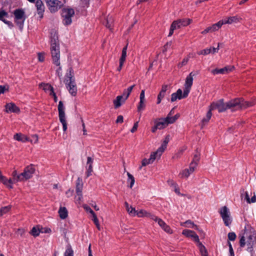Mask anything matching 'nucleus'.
Instances as JSON below:
<instances>
[{
	"instance_id": "obj_3",
	"label": "nucleus",
	"mask_w": 256,
	"mask_h": 256,
	"mask_svg": "<svg viewBox=\"0 0 256 256\" xmlns=\"http://www.w3.org/2000/svg\"><path fill=\"white\" fill-rule=\"evenodd\" d=\"M14 14L15 23L22 30L23 28L24 21L26 18L24 10L20 8L16 9L14 11Z\"/></svg>"
},
{
	"instance_id": "obj_51",
	"label": "nucleus",
	"mask_w": 256,
	"mask_h": 256,
	"mask_svg": "<svg viewBox=\"0 0 256 256\" xmlns=\"http://www.w3.org/2000/svg\"><path fill=\"white\" fill-rule=\"evenodd\" d=\"M196 166H197V165H196V163L190 162V164L189 168H187L186 170L189 171L190 174H192V172H194V169Z\"/></svg>"
},
{
	"instance_id": "obj_13",
	"label": "nucleus",
	"mask_w": 256,
	"mask_h": 256,
	"mask_svg": "<svg viewBox=\"0 0 256 256\" xmlns=\"http://www.w3.org/2000/svg\"><path fill=\"white\" fill-rule=\"evenodd\" d=\"M182 234L186 237L192 238L194 241L198 242V244L200 242L198 236L194 231L189 230H183Z\"/></svg>"
},
{
	"instance_id": "obj_48",
	"label": "nucleus",
	"mask_w": 256,
	"mask_h": 256,
	"mask_svg": "<svg viewBox=\"0 0 256 256\" xmlns=\"http://www.w3.org/2000/svg\"><path fill=\"white\" fill-rule=\"evenodd\" d=\"M147 218H150V219L156 221V222H158V220L160 219V218H158V217H157L156 216H154V214L150 213V212H148V213L147 215H146V216Z\"/></svg>"
},
{
	"instance_id": "obj_62",
	"label": "nucleus",
	"mask_w": 256,
	"mask_h": 256,
	"mask_svg": "<svg viewBox=\"0 0 256 256\" xmlns=\"http://www.w3.org/2000/svg\"><path fill=\"white\" fill-rule=\"evenodd\" d=\"M228 245L229 247L230 256H234V251L230 241L228 242Z\"/></svg>"
},
{
	"instance_id": "obj_36",
	"label": "nucleus",
	"mask_w": 256,
	"mask_h": 256,
	"mask_svg": "<svg viewBox=\"0 0 256 256\" xmlns=\"http://www.w3.org/2000/svg\"><path fill=\"white\" fill-rule=\"evenodd\" d=\"M200 159V153L198 151V150H196V153L194 154L193 160L192 163H196V165H198V162H199Z\"/></svg>"
},
{
	"instance_id": "obj_17",
	"label": "nucleus",
	"mask_w": 256,
	"mask_h": 256,
	"mask_svg": "<svg viewBox=\"0 0 256 256\" xmlns=\"http://www.w3.org/2000/svg\"><path fill=\"white\" fill-rule=\"evenodd\" d=\"M198 72H191L186 77V79L184 86L192 87L193 82V76L198 74Z\"/></svg>"
},
{
	"instance_id": "obj_40",
	"label": "nucleus",
	"mask_w": 256,
	"mask_h": 256,
	"mask_svg": "<svg viewBox=\"0 0 256 256\" xmlns=\"http://www.w3.org/2000/svg\"><path fill=\"white\" fill-rule=\"evenodd\" d=\"M40 86H43V90L46 92H50L51 90H52L53 87L48 84H43L42 83L40 84Z\"/></svg>"
},
{
	"instance_id": "obj_64",
	"label": "nucleus",
	"mask_w": 256,
	"mask_h": 256,
	"mask_svg": "<svg viewBox=\"0 0 256 256\" xmlns=\"http://www.w3.org/2000/svg\"><path fill=\"white\" fill-rule=\"evenodd\" d=\"M92 166L91 164H90L88 166V168L87 172H86V177L87 178L89 177L90 176L92 175Z\"/></svg>"
},
{
	"instance_id": "obj_38",
	"label": "nucleus",
	"mask_w": 256,
	"mask_h": 256,
	"mask_svg": "<svg viewBox=\"0 0 256 256\" xmlns=\"http://www.w3.org/2000/svg\"><path fill=\"white\" fill-rule=\"evenodd\" d=\"M127 45L123 48L121 57L120 59V61L125 62L126 56Z\"/></svg>"
},
{
	"instance_id": "obj_37",
	"label": "nucleus",
	"mask_w": 256,
	"mask_h": 256,
	"mask_svg": "<svg viewBox=\"0 0 256 256\" xmlns=\"http://www.w3.org/2000/svg\"><path fill=\"white\" fill-rule=\"evenodd\" d=\"M241 197L244 198L248 203H250V196L247 192L244 191V189L241 190Z\"/></svg>"
},
{
	"instance_id": "obj_29",
	"label": "nucleus",
	"mask_w": 256,
	"mask_h": 256,
	"mask_svg": "<svg viewBox=\"0 0 256 256\" xmlns=\"http://www.w3.org/2000/svg\"><path fill=\"white\" fill-rule=\"evenodd\" d=\"M156 124L159 130L163 129L168 126L164 118L162 119L160 122H156Z\"/></svg>"
},
{
	"instance_id": "obj_56",
	"label": "nucleus",
	"mask_w": 256,
	"mask_h": 256,
	"mask_svg": "<svg viewBox=\"0 0 256 256\" xmlns=\"http://www.w3.org/2000/svg\"><path fill=\"white\" fill-rule=\"evenodd\" d=\"M12 176L14 179V182H22V180H18V178L19 176V174H18L16 170H14L12 172Z\"/></svg>"
},
{
	"instance_id": "obj_55",
	"label": "nucleus",
	"mask_w": 256,
	"mask_h": 256,
	"mask_svg": "<svg viewBox=\"0 0 256 256\" xmlns=\"http://www.w3.org/2000/svg\"><path fill=\"white\" fill-rule=\"evenodd\" d=\"M239 242H240V248H242L245 246L246 240H245V237L244 236H240Z\"/></svg>"
},
{
	"instance_id": "obj_41",
	"label": "nucleus",
	"mask_w": 256,
	"mask_h": 256,
	"mask_svg": "<svg viewBox=\"0 0 256 256\" xmlns=\"http://www.w3.org/2000/svg\"><path fill=\"white\" fill-rule=\"evenodd\" d=\"M169 142V136H167L163 144H162V146L160 147V148L162 150V151H164L165 150V149L166 148L167 144Z\"/></svg>"
},
{
	"instance_id": "obj_42",
	"label": "nucleus",
	"mask_w": 256,
	"mask_h": 256,
	"mask_svg": "<svg viewBox=\"0 0 256 256\" xmlns=\"http://www.w3.org/2000/svg\"><path fill=\"white\" fill-rule=\"evenodd\" d=\"M10 206H8L1 208L0 209V216H2L3 214H6L10 210Z\"/></svg>"
},
{
	"instance_id": "obj_27",
	"label": "nucleus",
	"mask_w": 256,
	"mask_h": 256,
	"mask_svg": "<svg viewBox=\"0 0 256 256\" xmlns=\"http://www.w3.org/2000/svg\"><path fill=\"white\" fill-rule=\"evenodd\" d=\"M200 251L202 256H208V251L206 247L202 244L201 242L198 244Z\"/></svg>"
},
{
	"instance_id": "obj_28",
	"label": "nucleus",
	"mask_w": 256,
	"mask_h": 256,
	"mask_svg": "<svg viewBox=\"0 0 256 256\" xmlns=\"http://www.w3.org/2000/svg\"><path fill=\"white\" fill-rule=\"evenodd\" d=\"M220 214L222 218L228 214H230L229 210L226 206H224L220 208Z\"/></svg>"
},
{
	"instance_id": "obj_24",
	"label": "nucleus",
	"mask_w": 256,
	"mask_h": 256,
	"mask_svg": "<svg viewBox=\"0 0 256 256\" xmlns=\"http://www.w3.org/2000/svg\"><path fill=\"white\" fill-rule=\"evenodd\" d=\"M66 76L68 78V80L66 79V82H69L74 80V70L72 67L69 68L68 70Z\"/></svg>"
},
{
	"instance_id": "obj_54",
	"label": "nucleus",
	"mask_w": 256,
	"mask_h": 256,
	"mask_svg": "<svg viewBox=\"0 0 256 256\" xmlns=\"http://www.w3.org/2000/svg\"><path fill=\"white\" fill-rule=\"evenodd\" d=\"M38 137L37 134H34L32 136V138L30 139L29 138V141L31 142H33L34 144H36L38 142Z\"/></svg>"
},
{
	"instance_id": "obj_59",
	"label": "nucleus",
	"mask_w": 256,
	"mask_h": 256,
	"mask_svg": "<svg viewBox=\"0 0 256 256\" xmlns=\"http://www.w3.org/2000/svg\"><path fill=\"white\" fill-rule=\"evenodd\" d=\"M16 182H14V178L12 179L10 178L9 180H8L7 187L10 189H12L13 188L12 184Z\"/></svg>"
},
{
	"instance_id": "obj_49",
	"label": "nucleus",
	"mask_w": 256,
	"mask_h": 256,
	"mask_svg": "<svg viewBox=\"0 0 256 256\" xmlns=\"http://www.w3.org/2000/svg\"><path fill=\"white\" fill-rule=\"evenodd\" d=\"M183 94H182V98H186L188 96L190 90V87L184 86Z\"/></svg>"
},
{
	"instance_id": "obj_6",
	"label": "nucleus",
	"mask_w": 256,
	"mask_h": 256,
	"mask_svg": "<svg viewBox=\"0 0 256 256\" xmlns=\"http://www.w3.org/2000/svg\"><path fill=\"white\" fill-rule=\"evenodd\" d=\"M58 111L60 121L62 124L64 132L67 130V124L65 118L64 106L62 101H60L58 105Z\"/></svg>"
},
{
	"instance_id": "obj_52",
	"label": "nucleus",
	"mask_w": 256,
	"mask_h": 256,
	"mask_svg": "<svg viewBox=\"0 0 256 256\" xmlns=\"http://www.w3.org/2000/svg\"><path fill=\"white\" fill-rule=\"evenodd\" d=\"M152 163L148 158H144L142 162V166H140V168L141 169L142 166H146V165Z\"/></svg>"
},
{
	"instance_id": "obj_39",
	"label": "nucleus",
	"mask_w": 256,
	"mask_h": 256,
	"mask_svg": "<svg viewBox=\"0 0 256 256\" xmlns=\"http://www.w3.org/2000/svg\"><path fill=\"white\" fill-rule=\"evenodd\" d=\"M64 256H74V251L70 246H68L64 253Z\"/></svg>"
},
{
	"instance_id": "obj_46",
	"label": "nucleus",
	"mask_w": 256,
	"mask_h": 256,
	"mask_svg": "<svg viewBox=\"0 0 256 256\" xmlns=\"http://www.w3.org/2000/svg\"><path fill=\"white\" fill-rule=\"evenodd\" d=\"M167 124H172L176 120V118L173 116H168L166 118H164Z\"/></svg>"
},
{
	"instance_id": "obj_5",
	"label": "nucleus",
	"mask_w": 256,
	"mask_h": 256,
	"mask_svg": "<svg viewBox=\"0 0 256 256\" xmlns=\"http://www.w3.org/2000/svg\"><path fill=\"white\" fill-rule=\"evenodd\" d=\"M34 172L35 168L34 165L30 164L24 168V172L19 174L18 179L22 181L26 180L32 176Z\"/></svg>"
},
{
	"instance_id": "obj_45",
	"label": "nucleus",
	"mask_w": 256,
	"mask_h": 256,
	"mask_svg": "<svg viewBox=\"0 0 256 256\" xmlns=\"http://www.w3.org/2000/svg\"><path fill=\"white\" fill-rule=\"evenodd\" d=\"M228 241H234L236 239V236L235 232H230L228 234Z\"/></svg>"
},
{
	"instance_id": "obj_35",
	"label": "nucleus",
	"mask_w": 256,
	"mask_h": 256,
	"mask_svg": "<svg viewBox=\"0 0 256 256\" xmlns=\"http://www.w3.org/2000/svg\"><path fill=\"white\" fill-rule=\"evenodd\" d=\"M135 84H134L130 87H128L127 89H125V92H127V95L126 96L125 98H124L122 100V102H124L126 100L128 99L129 96L130 95V92H132L133 88L134 87Z\"/></svg>"
},
{
	"instance_id": "obj_18",
	"label": "nucleus",
	"mask_w": 256,
	"mask_h": 256,
	"mask_svg": "<svg viewBox=\"0 0 256 256\" xmlns=\"http://www.w3.org/2000/svg\"><path fill=\"white\" fill-rule=\"evenodd\" d=\"M158 225L167 233L172 234V230L170 228L169 226L167 225L165 222L162 220L161 218L158 220Z\"/></svg>"
},
{
	"instance_id": "obj_30",
	"label": "nucleus",
	"mask_w": 256,
	"mask_h": 256,
	"mask_svg": "<svg viewBox=\"0 0 256 256\" xmlns=\"http://www.w3.org/2000/svg\"><path fill=\"white\" fill-rule=\"evenodd\" d=\"M212 116V110L210 108L209 110L206 113V116L202 120L203 124H206L210 119Z\"/></svg>"
},
{
	"instance_id": "obj_44",
	"label": "nucleus",
	"mask_w": 256,
	"mask_h": 256,
	"mask_svg": "<svg viewBox=\"0 0 256 256\" xmlns=\"http://www.w3.org/2000/svg\"><path fill=\"white\" fill-rule=\"evenodd\" d=\"M148 212L144 210L136 211V215L138 217H146Z\"/></svg>"
},
{
	"instance_id": "obj_34",
	"label": "nucleus",
	"mask_w": 256,
	"mask_h": 256,
	"mask_svg": "<svg viewBox=\"0 0 256 256\" xmlns=\"http://www.w3.org/2000/svg\"><path fill=\"white\" fill-rule=\"evenodd\" d=\"M8 14L7 12H6L2 8L0 9V20L3 22V20H5L6 19L4 18H8Z\"/></svg>"
},
{
	"instance_id": "obj_19",
	"label": "nucleus",
	"mask_w": 256,
	"mask_h": 256,
	"mask_svg": "<svg viewBox=\"0 0 256 256\" xmlns=\"http://www.w3.org/2000/svg\"><path fill=\"white\" fill-rule=\"evenodd\" d=\"M164 151L159 148L157 150L150 154V158H148L152 162L156 158H160Z\"/></svg>"
},
{
	"instance_id": "obj_15",
	"label": "nucleus",
	"mask_w": 256,
	"mask_h": 256,
	"mask_svg": "<svg viewBox=\"0 0 256 256\" xmlns=\"http://www.w3.org/2000/svg\"><path fill=\"white\" fill-rule=\"evenodd\" d=\"M6 112L18 113L20 112V108L12 102L7 104L6 106Z\"/></svg>"
},
{
	"instance_id": "obj_60",
	"label": "nucleus",
	"mask_w": 256,
	"mask_h": 256,
	"mask_svg": "<svg viewBox=\"0 0 256 256\" xmlns=\"http://www.w3.org/2000/svg\"><path fill=\"white\" fill-rule=\"evenodd\" d=\"M83 208L86 212H90L92 216L96 214L95 212L92 210V208L87 205H84Z\"/></svg>"
},
{
	"instance_id": "obj_12",
	"label": "nucleus",
	"mask_w": 256,
	"mask_h": 256,
	"mask_svg": "<svg viewBox=\"0 0 256 256\" xmlns=\"http://www.w3.org/2000/svg\"><path fill=\"white\" fill-rule=\"evenodd\" d=\"M66 86L69 92L72 96H76L77 94V87L75 82V80L66 82Z\"/></svg>"
},
{
	"instance_id": "obj_22",
	"label": "nucleus",
	"mask_w": 256,
	"mask_h": 256,
	"mask_svg": "<svg viewBox=\"0 0 256 256\" xmlns=\"http://www.w3.org/2000/svg\"><path fill=\"white\" fill-rule=\"evenodd\" d=\"M191 22L192 20L190 19L183 18L174 20L173 22H176V24H180V25H181L182 26H185L188 25Z\"/></svg>"
},
{
	"instance_id": "obj_26",
	"label": "nucleus",
	"mask_w": 256,
	"mask_h": 256,
	"mask_svg": "<svg viewBox=\"0 0 256 256\" xmlns=\"http://www.w3.org/2000/svg\"><path fill=\"white\" fill-rule=\"evenodd\" d=\"M124 206L126 208V210L132 216H136V210L135 208L132 207V206H129L128 204L126 202H124Z\"/></svg>"
},
{
	"instance_id": "obj_61",
	"label": "nucleus",
	"mask_w": 256,
	"mask_h": 256,
	"mask_svg": "<svg viewBox=\"0 0 256 256\" xmlns=\"http://www.w3.org/2000/svg\"><path fill=\"white\" fill-rule=\"evenodd\" d=\"M184 224H190L189 227L192 228H195L196 230H198V226L196 225H195L193 222H192L190 220H186Z\"/></svg>"
},
{
	"instance_id": "obj_63",
	"label": "nucleus",
	"mask_w": 256,
	"mask_h": 256,
	"mask_svg": "<svg viewBox=\"0 0 256 256\" xmlns=\"http://www.w3.org/2000/svg\"><path fill=\"white\" fill-rule=\"evenodd\" d=\"M190 173L189 172V171L188 170H187L186 169H185L184 170L182 173L180 174H181L182 176V177H185V178H188L189 176L190 175Z\"/></svg>"
},
{
	"instance_id": "obj_58",
	"label": "nucleus",
	"mask_w": 256,
	"mask_h": 256,
	"mask_svg": "<svg viewBox=\"0 0 256 256\" xmlns=\"http://www.w3.org/2000/svg\"><path fill=\"white\" fill-rule=\"evenodd\" d=\"M145 107L144 100H140L139 104L138 106V112L143 110Z\"/></svg>"
},
{
	"instance_id": "obj_4",
	"label": "nucleus",
	"mask_w": 256,
	"mask_h": 256,
	"mask_svg": "<svg viewBox=\"0 0 256 256\" xmlns=\"http://www.w3.org/2000/svg\"><path fill=\"white\" fill-rule=\"evenodd\" d=\"M74 14V10L73 8H64L62 12V16L64 18V24L66 26L70 24L72 22V18Z\"/></svg>"
},
{
	"instance_id": "obj_20",
	"label": "nucleus",
	"mask_w": 256,
	"mask_h": 256,
	"mask_svg": "<svg viewBox=\"0 0 256 256\" xmlns=\"http://www.w3.org/2000/svg\"><path fill=\"white\" fill-rule=\"evenodd\" d=\"M182 98V90L180 88L178 89L176 92L172 94L171 95L170 101L174 102L177 99L180 100Z\"/></svg>"
},
{
	"instance_id": "obj_32",
	"label": "nucleus",
	"mask_w": 256,
	"mask_h": 256,
	"mask_svg": "<svg viewBox=\"0 0 256 256\" xmlns=\"http://www.w3.org/2000/svg\"><path fill=\"white\" fill-rule=\"evenodd\" d=\"M106 28H108L109 29L111 30L112 27V23L114 22V20L112 16H108L106 18Z\"/></svg>"
},
{
	"instance_id": "obj_23",
	"label": "nucleus",
	"mask_w": 256,
	"mask_h": 256,
	"mask_svg": "<svg viewBox=\"0 0 256 256\" xmlns=\"http://www.w3.org/2000/svg\"><path fill=\"white\" fill-rule=\"evenodd\" d=\"M124 98L123 96H116V99L113 102L115 108H118L122 106V104L124 103L122 102Z\"/></svg>"
},
{
	"instance_id": "obj_14",
	"label": "nucleus",
	"mask_w": 256,
	"mask_h": 256,
	"mask_svg": "<svg viewBox=\"0 0 256 256\" xmlns=\"http://www.w3.org/2000/svg\"><path fill=\"white\" fill-rule=\"evenodd\" d=\"M234 68V66H226L220 69H214L212 70L211 72L214 75L218 74H224L229 72H231Z\"/></svg>"
},
{
	"instance_id": "obj_16",
	"label": "nucleus",
	"mask_w": 256,
	"mask_h": 256,
	"mask_svg": "<svg viewBox=\"0 0 256 256\" xmlns=\"http://www.w3.org/2000/svg\"><path fill=\"white\" fill-rule=\"evenodd\" d=\"M242 18L238 16H230L228 17L227 20H220V22H222V25L224 24H231L233 22L236 23L238 22H239Z\"/></svg>"
},
{
	"instance_id": "obj_47",
	"label": "nucleus",
	"mask_w": 256,
	"mask_h": 256,
	"mask_svg": "<svg viewBox=\"0 0 256 256\" xmlns=\"http://www.w3.org/2000/svg\"><path fill=\"white\" fill-rule=\"evenodd\" d=\"M166 93L162 92L160 91V93L158 96L157 98V104H160L162 100L164 97Z\"/></svg>"
},
{
	"instance_id": "obj_1",
	"label": "nucleus",
	"mask_w": 256,
	"mask_h": 256,
	"mask_svg": "<svg viewBox=\"0 0 256 256\" xmlns=\"http://www.w3.org/2000/svg\"><path fill=\"white\" fill-rule=\"evenodd\" d=\"M50 43L52 62L56 66H60V43L58 34L54 30H52L50 32Z\"/></svg>"
},
{
	"instance_id": "obj_2",
	"label": "nucleus",
	"mask_w": 256,
	"mask_h": 256,
	"mask_svg": "<svg viewBox=\"0 0 256 256\" xmlns=\"http://www.w3.org/2000/svg\"><path fill=\"white\" fill-rule=\"evenodd\" d=\"M228 109L235 110L238 109H245L254 104L253 102L245 101L242 98H235L226 102Z\"/></svg>"
},
{
	"instance_id": "obj_31",
	"label": "nucleus",
	"mask_w": 256,
	"mask_h": 256,
	"mask_svg": "<svg viewBox=\"0 0 256 256\" xmlns=\"http://www.w3.org/2000/svg\"><path fill=\"white\" fill-rule=\"evenodd\" d=\"M127 175L128 176V182H130L129 186L130 188H132L135 182L134 178V176L128 172H127Z\"/></svg>"
},
{
	"instance_id": "obj_7",
	"label": "nucleus",
	"mask_w": 256,
	"mask_h": 256,
	"mask_svg": "<svg viewBox=\"0 0 256 256\" xmlns=\"http://www.w3.org/2000/svg\"><path fill=\"white\" fill-rule=\"evenodd\" d=\"M210 109L212 110L218 109L220 112L226 110L228 108L227 104H224L223 99H220L216 102H213L210 106Z\"/></svg>"
},
{
	"instance_id": "obj_25",
	"label": "nucleus",
	"mask_w": 256,
	"mask_h": 256,
	"mask_svg": "<svg viewBox=\"0 0 256 256\" xmlns=\"http://www.w3.org/2000/svg\"><path fill=\"white\" fill-rule=\"evenodd\" d=\"M58 214L60 218L62 220L66 218L68 216V210L65 207H60Z\"/></svg>"
},
{
	"instance_id": "obj_53",
	"label": "nucleus",
	"mask_w": 256,
	"mask_h": 256,
	"mask_svg": "<svg viewBox=\"0 0 256 256\" xmlns=\"http://www.w3.org/2000/svg\"><path fill=\"white\" fill-rule=\"evenodd\" d=\"M175 24H176V22H172V24L170 27V30L169 34H168V36H170L173 34L174 31L176 30Z\"/></svg>"
},
{
	"instance_id": "obj_9",
	"label": "nucleus",
	"mask_w": 256,
	"mask_h": 256,
	"mask_svg": "<svg viewBox=\"0 0 256 256\" xmlns=\"http://www.w3.org/2000/svg\"><path fill=\"white\" fill-rule=\"evenodd\" d=\"M46 2L49 7V10L51 12L58 10V6L60 7L61 2L58 0H45Z\"/></svg>"
},
{
	"instance_id": "obj_21",
	"label": "nucleus",
	"mask_w": 256,
	"mask_h": 256,
	"mask_svg": "<svg viewBox=\"0 0 256 256\" xmlns=\"http://www.w3.org/2000/svg\"><path fill=\"white\" fill-rule=\"evenodd\" d=\"M14 138L16 140L20 141L22 142H26L29 141V138L20 133H17L15 134L14 136Z\"/></svg>"
},
{
	"instance_id": "obj_57",
	"label": "nucleus",
	"mask_w": 256,
	"mask_h": 256,
	"mask_svg": "<svg viewBox=\"0 0 256 256\" xmlns=\"http://www.w3.org/2000/svg\"><path fill=\"white\" fill-rule=\"evenodd\" d=\"M8 86H0V94L4 93L6 91L8 90Z\"/></svg>"
},
{
	"instance_id": "obj_11",
	"label": "nucleus",
	"mask_w": 256,
	"mask_h": 256,
	"mask_svg": "<svg viewBox=\"0 0 256 256\" xmlns=\"http://www.w3.org/2000/svg\"><path fill=\"white\" fill-rule=\"evenodd\" d=\"M38 14L42 19L44 17V13L45 10L44 5L41 0H36L35 4Z\"/></svg>"
},
{
	"instance_id": "obj_8",
	"label": "nucleus",
	"mask_w": 256,
	"mask_h": 256,
	"mask_svg": "<svg viewBox=\"0 0 256 256\" xmlns=\"http://www.w3.org/2000/svg\"><path fill=\"white\" fill-rule=\"evenodd\" d=\"M83 188V182L82 179L78 178L76 181V193L78 196V200L80 201L82 198V190Z\"/></svg>"
},
{
	"instance_id": "obj_50",
	"label": "nucleus",
	"mask_w": 256,
	"mask_h": 256,
	"mask_svg": "<svg viewBox=\"0 0 256 256\" xmlns=\"http://www.w3.org/2000/svg\"><path fill=\"white\" fill-rule=\"evenodd\" d=\"M8 178L2 174V172L0 174V182H2L4 185L7 187L8 184Z\"/></svg>"
},
{
	"instance_id": "obj_43",
	"label": "nucleus",
	"mask_w": 256,
	"mask_h": 256,
	"mask_svg": "<svg viewBox=\"0 0 256 256\" xmlns=\"http://www.w3.org/2000/svg\"><path fill=\"white\" fill-rule=\"evenodd\" d=\"M30 233L33 236L36 237L39 236L40 233V230L39 228H36V227L34 226L32 228Z\"/></svg>"
},
{
	"instance_id": "obj_10",
	"label": "nucleus",
	"mask_w": 256,
	"mask_h": 256,
	"mask_svg": "<svg viewBox=\"0 0 256 256\" xmlns=\"http://www.w3.org/2000/svg\"><path fill=\"white\" fill-rule=\"evenodd\" d=\"M222 26V22L220 21L213 24L212 26L206 28L204 30L201 32L202 34H205L208 32H212L218 30Z\"/></svg>"
},
{
	"instance_id": "obj_33",
	"label": "nucleus",
	"mask_w": 256,
	"mask_h": 256,
	"mask_svg": "<svg viewBox=\"0 0 256 256\" xmlns=\"http://www.w3.org/2000/svg\"><path fill=\"white\" fill-rule=\"evenodd\" d=\"M222 220H223L224 224L226 226H229L232 222V220L230 218V214H228V215L225 216L224 217L222 218Z\"/></svg>"
}]
</instances>
